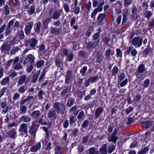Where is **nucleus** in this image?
Instances as JSON below:
<instances>
[{"mask_svg": "<svg viewBox=\"0 0 154 154\" xmlns=\"http://www.w3.org/2000/svg\"><path fill=\"white\" fill-rule=\"evenodd\" d=\"M103 110V108L99 107L97 108L95 112V116L96 119H98L102 113Z\"/></svg>", "mask_w": 154, "mask_h": 154, "instance_id": "20", "label": "nucleus"}, {"mask_svg": "<svg viewBox=\"0 0 154 154\" xmlns=\"http://www.w3.org/2000/svg\"><path fill=\"white\" fill-rule=\"evenodd\" d=\"M33 26V21H29L27 22L25 26L24 31L26 35H28L31 33V30Z\"/></svg>", "mask_w": 154, "mask_h": 154, "instance_id": "5", "label": "nucleus"}, {"mask_svg": "<svg viewBox=\"0 0 154 154\" xmlns=\"http://www.w3.org/2000/svg\"><path fill=\"white\" fill-rule=\"evenodd\" d=\"M119 69L117 66H115L111 70V74L112 76H115L117 75L119 71Z\"/></svg>", "mask_w": 154, "mask_h": 154, "instance_id": "34", "label": "nucleus"}, {"mask_svg": "<svg viewBox=\"0 0 154 154\" xmlns=\"http://www.w3.org/2000/svg\"><path fill=\"white\" fill-rule=\"evenodd\" d=\"M31 120L30 116L28 115H23L20 119V121L23 122H28Z\"/></svg>", "mask_w": 154, "mask_h": 154, "instance_id": "15", "label": "nucleus"}, {"mask_svg": "<svg viewBox=\"0 0 154 154\" xmlns=\"http://www.w3.org/2000/svg\"><path fill=\"white\" fill-rule=\"evenodd\" d=\"M118 130L117 128L115 129L113 132L108 137V140L109 142H112L114 143H116L118 138V136L117 134Z\"/></svg>", "mask_w": 154, "mask_h": 154, "instance_id": "4", "label": "nucleus"}, {"mask_svg": "<svg viewBox=\"0 0 154 154\" xmlns=\"http://www.w3.org/2000/svg\"><path fill=\"white\" fill-rule=\"evenodd\" d=\"M62 6L66 13H68L70 12V9L69 5L66 2H63Z\"/></svg>", "mask_w": 154, "mask_h": 154, "instance_id": "30", "label": "nucleus"}, {"mask_svg": "<svg viewBox=\"0 0 154 154\" xmlns=\"http://www.w3.org/2000/svg\"><path fill=\"white\" fill-rule=\"evenodd\" d=\"M88 152L89 154H99L98 151H96L94 147H91L88 149Z\"/></svg>", "mask_w": 154, "mask_h": 154, "instance_id": "39", "label": "nucleus"}, {"mask_svg": "<svg viewBox=\"0 0 154 154\" xmlns=\"http://www.w3.org/2000/svg\"><path fill=\"white\" fill-rule=\"evenodd\" d=\"M106 15L104 14H100L97 18V23L98 25H100L104 23L106 20Z\"/></svg>", "mask_w": 154, "mask_h": 154, "instance_id": "9", "label": "nucleus"}, {"mask_svg": "<svg viewBox=\"0 0 154 154\" xmlns=\"http://www.w3.org/2000/svg\"><path fill=\"white\" fill-rule=\"evenodd\" d=\"M20 50V48L18 47H17L12 49L10 52L11 55L14 54Z\"/></svg>", "mask_w": 154, "mask_h": 154, "instance_id": "50", "label": "nucleus"}, {"mask_svg": "<svg viewBox=\"0 0 154 154\" xmlns=\"http://www.w3.org/2000/svg\"><path fill=\"white\" fill-rule=\"evenodd\" d=\"M28 125L26 123H22L20 126L19 132L20 133H24L26 135H28Z\"/></svg>", "mask_w": 154, "mask_h": 154, "instance_id": "10", "label": "nucleus"}, {"mask_svg": "<svg viewBox=\"0 0 154 154\" xmlns=\"http://www.w3.org/2000/svg\"><path fill=\"white\" fill-rule=\"evenodd\" d=\"M33 64H30L29 66H27L26 71L29 73H30L32 70L33 68Z\"/></svg>", "mask_w": 154, "mask_h": 154, "instance_id": "61", "label": "nucleus"}, {"mask_svg": "<svg viewBox=\"0 0 154 154\" xmlns=\"http://www.w3.org/2000/svg\"><path fill=\"white\" fill-rule=\"evenodd\" d=\"M115 149V146L114 145L109 146L108 149V152L109 153H111Z\"/></svg>", "mask_w": 154, "mask_h": 154, "instance_id": "60", "label": "nucleus"}, {"mask_svg": "<svg viewBox=\"0 0 154 154\" xmlns=\"http://www.w3.org/2000/svg\"><path fill=\"white\" fill-rule=\"evenodd\" d=\"M61 15L60 10L54 11L51 15V18L54 20H58Z\"/></svg>", "mask_w": 154, "mask_h": 154, "instance_id": "12", "label": "nucleus"}, {"mask_svg": "<svg viewBox=\"0 0 154 154\" xmlns=\"http://www.w3.org/2000/svg\"><path fill=\"white\" fill-rule=\"evenodd\" d=\"M26 58L30 64H34L35 58L34 56L32 54H29L27 56Z\"/></svg>", "mask_w": 154, "mask_h": 154, "instance_id": "26", "label": "nucleus"}, {"mask_svg": "<svg viewBox=\"0 0 154 154\" xmlns=\"http://www.w3.org/2000/svg\"><path fill=\"white\" fill-rule=\"evenodd\" d=\"M89 123V120L87 119L85 120L83 122L82 124V127L83 128H85L87 127Z\"/></svg>", "mask_w": 154, "mask_h": 154, "instance_id": "57", "label": "nucleus"}, {"mask_svg": "<svg viewBox=\"0 0 154 154\" xmlns=\"http://www.w3.org/2000/svg\"><path fill=\"white\" fill-rule=\"evenodd\" d=\"M116 55L118 58H121L122 56V53L121 50L119 48H117L116 50Z\"/></svg>", "mask_w": 154, "mask_h": 154, "instance_id": "54", "label": "nucleus"}, {"mask_svg": "<svg viewBox=\"0 0 154 154\" xmlns=\"http://www.w3.org/2000/svg\"><path fill=\"white\" fill-rule=\"evenodd\" d=\"M104 4V2L103 0V2H100L98 5L97 8L94 10L97 12L102 11L103 9L102 6Z\"/></svg>", "mask_w": 154, "mask_h": 154, "instance_id": "31", "label": "nucleus"}, {"mask_svg": "<svg viewBox=\"0 0 154 154\" xmlns=\"http://www.w3.org/2000/svg\"><path fill=\"white\" fill-rule=\"evenodd\" d=\"M74 56V54L72 53L68 56L67 60L69 62L71 61L73 59Z\"/></svg>", "mask_w": 154, "mask_h": 154, "instance_id": "63", "label": "nucleus"}, {"mask_svg": "<svg viewBox=\"0 0 154 154\" xmlns=\"http://www.w3.org/2000/svg\"><path fill=\"white\" fill-rule=\"evenodd\" d=\"M98 31V32L94 33L93 35V40H94L97 41L99 37L100 32V29H99Z\"/></svg>", "mask_w": 154, "mask_h": 154, "instance_id": "38", "label": "nucleus"}, {"mask_svg": "<svg viewBox=\"0 0 154 154\" xmlns=\"http://www.w3.org/2000/svg\"><path fill=\"white\" fill-rule=\"evenodd\" d=\"M5 14L6 15H8L10 13L9 8L8 6L6 4L4 7Z\"/></svg>", "mask_w": 154, "mask_h": 154, "instance_id": "52", "label": "nucleus"}, {"mask_svg": "<svg viewBox=\"0 0 154 154\" xmlns=\"http://www.w3.org/2000/svg\"><path fill=\"white\" fill-rule=\"evenodd\" d=\"M55 65L57 67H60L61 66V63L59 57H57L55 60Z\"/></svg>", "mask_w": 154, "mask_h": 154, "instance_id": "51", "label": "nucleus"}, {"mask_svg": "<svg viewBox=\"0 0 154 154\" xmlns=\"http://www.w3.org/2000/svg\"><path fill=\"white\" fill-rule=\"evenodd\" d=\"M114 54V52H112V50L111 49L108 48L106 50L105 55L106 57H109L111 55H112Z\"/></svg>", "mask_w": 154, "mask_h": 154, "instance_id": "42", "label": "nucleus"}, {"mask_svg": "<svg viewBox=\"0 0 154 154\" xmlns=\"http://www.w3.org/2000/svg\"><path fill=\"white\" fill-rule=\"evenodd\" d=\"M107 145L105 143L103 144L101 148L99 149V151L101 154H107Z\"/></svg>", "mask_w": 154, "mask_h": 154, "instance_id": "22", "label": "nucleus"}, {"mask_svg": "<svg viewBox=\"0 0 154 154\" xmlns=\"http://www.w3.org/2000/svg\"><path fill=\"white\" fill-rule=\"evenodd\" d=\"M75 99L72 98H70L68 100L67 105L68 107H70L72 106L73 104V103L75 102Z\"/></svg>", "mask_w": 154, "mask_h": 154, "instance_id": "36", "label": "nucleus"}, {"mask_svg": "<svg viewBox=\"0 0 154 154\" xmlns=\"http://www.w3.org/2000/svg\"><path fill=\"white\" fill-rule=\"evenodd\" d=\"M45 46L43 44H42L39 47V55L38 57L40 59H41V57L43 55V54H45L46 53L45 51H44L45 49Z\"/></svg>", "mask_w": 154, "mask_h": 154, "instance_id": "19", "label": "nucleus"}, {"mask_svg": "<svg viewBox=\"0 0 154 154\" xmlns=\"http://www.w3.org/2000/svg\"><path fill=\"white\" fill-rule=\"evenodd\" d=\"M53 107L57 112L63 114L66 110L65 105L63 103L59 102H56L53 104Z\"/></svg>", "mask_w": 154, "mask_h": 154, "instance_id": "1", "label": "nucleus"}, {"mask_svg": "<svg viewBox=\"0 0 154 154\" xmlns=\"http://www.w3.org/2000/svg\"><path fill=\"white\" fill-rule=\"evenodd\" d=\"M143 38L141 37H135L131 41L132 45L135 48L140 47L142 44Z\"/></svg>", "mask_w": 154, "mask_h": 154, "instance_id": "2", "label": "nucleus"}, {"mask_svg": "<svg viewBox=\"0 0 154 154\" xmlns=\"http://www.w3.org/2000/svg\"><path fill=\"white\" fill-rule=\"evenodd\" d=\"M38 42V40L34 38L27 40L25 43V46L28 47L30 45L32 48H34Z\"/></svg>", "mask_w": 154, "mask_h": 154, "instance_id": "6", "label": "nucleus"}, {"mask_svg": "<svg viewBox=\"0 0 154 154\" xmlns=\"http://www.w3.org/2000/svg\"><path fill=\"white\" fill-rule=\"evenodd\" d=\"M16 134V129L13 128L7 133V136L8 137L14 138Z\"/></svg>", "mask_w": 154, "mask_h": 154, "instance_id": "13", "label": "nucleus"}, {"mask_svg": "<svg viewBox=\"0 0 154 154\" xmlns=\"http://www.w3.org/2000/svg\"><path fill=\"white\" fill-rule=\"evenodd\" d=\"M14 65V69L16 70H19L21 69H22L23 68V66L20 63H16Z\"/></svg>", "mask_w": 154, "mask_h": 154, "instance_id": "59", "label": "nucleus"}, {"mask_svg": "<svg viewBox=\"0 0 154 154\" xmlns=\"http://www.w3.org/2000/svg\"><path fill=\"white\" fill-rule=\"evenodd\" d=\"M71 86H65L64 89L61 93V95L62 96H65L66 94L70 92L71 90Z\"/></svg>", "mask_w": 154, "mask_h": 154, "instance_id": "25", "label": "nucleus"}, {"mask_svg": "<svg viewBox=\"0 0 154 154\" xmlns=\"http://www.w3.org/2000/svg\"><path fill=\"white\" fill-rule=\"evenodd\" d=\"M27 107L25 105H22L20 106V114H25L27 111Z\"/></svg>", "mask_w": 154, "mask_h": 154, "instance_id": "33", "label": "nucleus"}, {"mask_svg": "<svg viewBox=\"0 0 154 154\" xmlns=\"http://www.w3.org/2000/svg\"><path fill=\"white\" fill-rule=\"evenodd\" d=\"M41 113L39 110H35L30 114L32 118L33 119H38L40 117Z\"/></svg>", "mask_w": 154, "mask_h": 154, "instance_id": "21", "label": "nucleus"}, {"mask_svg": "<svg viewBox=\"0 0 154 154\" xmlns=\"http://www.w3.org/2000/svg\"><path fill=\"white\" fill-rule=\"evenodd\" d=\"M87 69V67L86 66H84L82 69L80 70V73L82 76H83L85 75Z\"/></svg>", "mask_w": 154, "mask_h": 154, "instance_id": "55", "label": "nucleus"}, {"mask_svg": "<svg viewBox=\"0 0 154 154\" xmlns=\"http://www.w3.org/2000/svg\"><path fill=\"white\" fill-rule=\"evenodd\" d=\"M100 42V40L98 39L97 41H94L93 40L88 42L86 46V48L88 49H90L91 48H95L96 47Z\"/></svg>", "mask_w": 154, "mask_h": 154, "instance_id": "7", "label": "nucleus"}, {"mask_svg": "<svg viewBox=\"0 0 154 154\" xmlns=\"http://www.w3.org/2000/svg\"><path fill=\"white\" fill-rule=\"evenodd\" d=\"M150 83V80L149 79H145L143 82V86L144 87H147Z\"/></svg>", "mask_w": 154, "mask_h": 154, "instance_id": "64", "label": "nucleus"}, {"mask_svg": "<svg viewBox=\"0 0 154 154\" xmlns=\"http://www.w3.org/2000/svg\"><path fill=\"white\" fill-rule=\"evenodd\" d=\"M50 32L52 34L58 35L61 33V30L59 28L51 27L50 29Z\"/></svg>", "mask_w": 154, "mask_h": 154, "instance_id": "18", "label": "nucleus"}, {"mask_svg": "<svg viewBox=\"0 0 154 154\" xmlns=\"http://www.w3.org/2000/svg\"><path fill=\"white\" fill-rule=\"evenodd\" d=\"M77 106H75L72 107L69 111V112L76 115L79 112V110H77Z\"/></svg>", "mask_w": 154, "mask_h": 154, "instance_id": "24", "label": "nucleus"}, {"mask_svg": "<svg viewBox=\"0 0 154 154\" xmlns=\"http://www.w3.org/2000/svg\"><path fill=\"white\" fill-rule=\"evenodd\" d=\"M72 71L69 70H68L66 72L65 77V82L67 85L70 84L72 82L73 79Z\"/></svg>", "mask_w": 154, "mask_h": 154, "instance_id": "8", "label": "nucleus"}, {"mask_svg": "<svg viewBox=\"0 0 154 154\" xmlns=\"http://www.w3.org/2000/svg\"><path fill=\"white\" fill-rule=\"evenodd\" d=\"M137 71L136 72L137 77H139V73L144 72L145 71V65L143 64H140L138 66Z\"/></svg>", "mask_w": 154, "mask_h": 154, "instance_id": "16", "label": "nucleus"}, {"mask_svg": "<svg viewBox=\"0 0 154 154\" xmlns=\"http://www.w3.org/2000/svg\"><path fill=\"white\" fill-rule=\"evenodd\" d=\"M17 34L19 38L20 39H23L24 38V33L22 30L20 31H18L17 33Z\"/></svg>", "mask_w": 154, "mask_h": 154, "instance_id": "46", "label": "nucleus"}, {"mask_svg": "<svg viewBox=\"0 0 154 154\" xmlns=\"http://www.w3.org/2000/svg\"><path fill=\"white\" fill-rule=\"evenodd\" d=\"M41 147V143L40 142H38L35 145L31 147L30 151L32 152H35L38 150H40Z\"/></svg>", "mask_w": 154, "mask_h": 154, "instance_id": "14", "label": "nucleus"}, {"mask_svg": "<svg viewBox=\"0 0 154 154\" xmlns=\"http://www.w3.org/2000/svg\"><path fill=\"white\" fill-rule=\"evenodd\" d=\"M0 49L2 52L8 54L10 50V46L7 44H4L1 46Z\"/></svg>", "mask_w": 154, "mask_h": 154, "instance_id": "11", "label": "nucleus"}, {"mask_svg": "<svg viewBox=\"0 0 154 154\" xmlns=\"http://www.w3.org/2000/svg\"><path fill=\"white\" fill-rule=\"evenodd\" d=\"M40 73V71H38L35 74H34L32 79L31 82L34 83L36 82L39 76Z\"/></svg>", "mask_w": 154, "mask_h": 154, "instance_id": "32", "label": "nucleus"}, {"mask_svg": "<svg viewBox=\"0 0 154 154\" xmlns=\"http://www.w3.org/2000/svg\"><path fill=\"white\" fill-rule=\"evenodd\" d=\"M118 81L120 82L125 78V75L124 73H121L118 75Z\"/></svg>", "mask_w": 154, "mask_h": 154, "instance_id": "48", "label": "nucleus"}, {"mask_svg": "<svg viewBox=\"0 0 154 154\" xmlns=\"http://www.w3.org/2000/svg\"><path fill=\"white\" fill-rule=\"evenodd\" d=\"M10 81V78L9 76H7L3 79L0 82V84L2 86H4L9 84Z\"/></svg>", "mask_w": 154, "mask_h": 154, "instance_id": "23", "label": "nucleus"}, {"mask_svg": "<svg viewBox=\"0 0 154 154\" xmlns=\"http://www.w3.org/2000/svg\"><path fill=\"white\" fill-rule=\"evenodd\" d=\"M45 63L44 61L43 60H38L36 63L35 66L38 68L41 67L44 65Z\"/></svg>", "mask_w": 154, "mask_h": 154, "instance_id": "35", "label": "nucleus"}, {"mask_svg": "<svg viewBox=\"0 0 154 154\" xmlns=\"http://www.w3.org/2000/svg\"><path fill=\"white\" fill-rule=\"evenodd\" d=\"M153 123L152 121H146L143 122L142 126L143 128H148L150 127Z\"/></svg>", "mask_w": 154, "mask_h": 154, "instance_id": "28", "label": "nucleus"}, {"mask_svg": "<svg viewBox=\"0 0 154 154\" xmlns=\"http://www.w3.org/2000/svg\"><path fill=\"white\" fill-rule=\"evenodd\" d=\"M42 26V23L41 22H38L36 24L35 32L37 33H39L40 32L41 28Z\"/></svg>", "mask_w": 154, "mask_h": 154, "instance_id": "37", "label": "nucleus"}, {"mask_svg": "<svg viewBox=\"0 0 154 154\" xmlns=\"http://www.w3.org/2000/svg\"><path fill=\"white\" fill-rule=\"evenodd\" d=\"M26 85L25 84L24 85L21 86L18 90V92L22 94L24 93L26 90Z\"/></svg>", "mask_w": 154, "mask_h": 154, "instance_id": "45", "label": "nucleus"}, {"mask_svg": "<svg viewBox=\"0 0 154 154\" xmlns=\"http://www.w3.org/2000/svg\"><path fill=\"white\" fill-rule=\"evenodd\" d=\"M84 147L81 144H79L78 146L77 150L79 153L82 152L83 150Z\"/></svg>", "mask_w": 154, "mask_h": 154, "instance_id": "62", "label": "nucleus"}, {"mask_svg": "<svg viewBox=\"0 0 154 154\" xmlns=\"http://www.w3.org/2000/svg\"><path fill=\"white\" fill-rule=\"evenodd\" d=\"M75 116L72 115L70 117L69 123L71 125L74 124L75 122Z\"/></svg>", "mask_w": 154, "mask_h": 154, "instance_id": "58", "label": "nucleus"}, {"mask_svg": "<svg viewBox=\"0 0 154 154\" xmlns=\"http://www.w3.org/2000/svg\"><path fill=\"white\" fill-rule=\"evenodd\" d=\"M27 11L29 15L31 16L35 12V6L34 5L31 6Z\"/></svg>", "mask_w": 154, "mask_h": 154, "instance_id": "29", "label": "nucleus"}, {"mask_svg": "<svg viewBox=\"0 0 154 154\" xmlns=\"http://www.w3.org/2000/svg\"><path fill=\"white\" fill-rule=\"evenodd\" d=\"M151 48L148 46L144 50L143 52V54L145 57H146L148 55L149 52L150 51Z\"/></svg>", "mask_w": 154, "mask_h": 154, "instance_id": "53", "label": "nucleus"}, {"mask_svg": "<svg viewBox=\"0 0 154 154\" xmlns=\"http://www.w3.org/2000/svg\"><path fill=\"white\" fill-rule=\"evenodd\" d=\"M38 129V128H34L33 126H31L29 130V133L32 136H33L34 137H35V134Z\"/></svg>", "mask_w": 154, "mask_h": 154, "instance_id": "27", "label": "nucleus"}, {"mask_svg": "<svg viewBox=\"0 0 154 154\" xmlns=\"http://www.w3.org/2000/svg\"><path fill=\"white\" fill-rule=\"evenodd\" d=\"M30 81V79L27 77V75H23L19 77V79L17 82L18 85H21L25 83V85H26Z\"/></svg>", "mask_w": 154, "mask_h": 154, "instance_id": "3", "label": "nucleus"}, {"mask_svg": "<svg viewBox=\"0 0 154 154\" xmlns=\"http://www.w3.org/2000/svg\"><path fill=\"white\" fill-rule=\"evenodd\" d=\"M56 112V111L53 109H50L47 113L48 117L49 118H53L56 119L57 117Z\"/></svg>", "mask_w": 154, "mask_h": 154, "instance_id": "17", "label": "nucleus"}, {"mask_svg": "<svg viewBox=\"0 0 154 154\" xmlns=\"http://www.w3.org/2000/svg\"><path fill=\"white\" fill-rule=\"evenodd\" d=\"M51 17L50 18H48L44 20L43 22V24L45 27L47 28L48 26V24L51 21Z\"/></svg>", "mask_w": 154, "mask_h": 154, "instance_id": "44", "label": "nucleus"}, {"mask_svg": "<svg viewBox=\"0 0 154 154\" xmlns=\"http://www.w3.org/2000/svg\"><path fill=\"white\" fill-rule=\"evenodd\" d=\"M39 122L42 125H46L47 124L45 118L44 119L43 117H41L38 120Z\"/></svg>", "mask_w": 154, "mask_h": 154, "instance_id": "49", "label": "nucleus"}, {"mask_svg": "<svg viewBox=\"0 0 154 154\" xmlns=\"http://www.w3.org/2000/svg\"><path fill=\"white\" fill-rule=\"evenodd\" d=\"M44 91L42 90H40L38 94V95L39 100H42L44 99V96L45 95Z\"/></svg>", "mask_w": 154, "mask_h": 154, "instance_id": "40", "label": "nucleus"}, {"mask_svg": "<svg viewBox=\"0 0 154 154\" xmlns=\"http://www.w3.org/2000/svg\"><path fill=\"white\" fill-rule=\"evenodd\" d=\"M85 116L84 112L83 111H81L77 116V118L79 119V121H82Z\"/></svg>", "mask_w": 154, "mask_h": 154, "instance_id": "43", "label": "nucleus"}, {"mask_svg": "<svg viewBox=\"0 0 154 154\" xmlns=\"http://www.w3.org/2000/svg\"><path fill=\"white\" fill-rule=\"evenodd\" d=\"M98 79V76H94L90 77L89 78V80L91 83H93L94 82L97 81Z\"/></svg>", "mask_w": 154, "mask_h": 154, "instance_id": "56", "label": "nucleus"}, {"mask_svg": "<svg viewBox=\"0 0 154 154\" xmlns=\"http://www.w3.org/2000/svg\"><path fill=\"white\" fill-rule=\"evenodd\" d=\"M149 150V147H146L142 149L141 150L139 151L137 154H146Z\"/></svg>", "mask_w": 154, "mask_h": 154, "instance_id": "41", "label": "nucleus"}, {"mask_svg": "<svg viewBox=\"0 0 154 154\" xmlns=\"http://www.w3.org/2000/svg\"><path fill=\"white\" fill-rule=\"evenodd\" d=\"M152 13L149 11H146L144 14V17L147 19H149L150 17L152 15Z\"/></svg>", "mask_w": 154, "mask_h": 154, "instance_id": "47", "label": "nucleus"}]
</instances>
